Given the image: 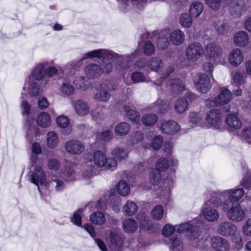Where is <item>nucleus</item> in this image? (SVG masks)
<instances>
[{"instance_id": "obj_1", "label": "nucleus", "mask_w": 251, "mask_h": 251, "mask_svg": "<svg viewBox=\"0 0 251 251\" xmlns=\"http://www.w3.org/2000/svg\"><path fill=\"white\" fill-rule=\"evenodd\" d=\"M245 194L243 188L237 187L213 192L211 202L216 206H222L229 220L238 223L243 221L247 216V209L238 203Z\"/></svg>"}, {"instance_id": "obj_2", "label": "nucleus", "mask_w": 251, "mask_h": 251, "mask_svg": "<svg viewBox=\"0 0 251 251\" xmlns=\"http://www.w3.org/2000/svg\"><path fill=\"white\" fill-rule=\"evenodd\" d=\"M139 51L135 50L133 53L127 56L121 55L114 52V51L107 49H98L93 50L84 54L83 57L79 61H73L68 63L65 66H61L60 70L63 73H70V70L79 67L80 62L84 60L90 58H97L105 60H115L118 59L119 60H123L130 62L132 58L135 57ZM128 62H127V64Z\"/></svg>"}, {"instance_id": "obj_3", "label": "nucleus", "mask_w": 251, "mask_h": 251, "mask_svg": "<svg viewBox=\"0 0 251 251\" xmlns=\"http://www.w3.org/2000/svg\"><path fill=\"white\" fill-rule=\"evenodd\" d=\"M30 160L32 165L27 176L31 182L36 185L39 192H41L40 185L44 186L47 182L46 173L42 166L38 163L39 160L36 155L31 156Z\"/></svg>"}, {"instance_id": "obj_4", "label": "nucleus", "mask_w": 251, "mask_h": 251, "mask_svg": "<svg viewBox=\"0 0 251 251\" xmlns=\"http://www.w3.org/2000/svg\"><path fill=\"white\" fill-rule=\"evenodd\" d=\"M84 158L88 163L90 162L91 163L93 158L94 163L96 166L98 167H103L107 170H114L117 166L116 160L112 158L108 159L105 153L100 150L94 151L91 157H89V155L86 154L84 156Z\"/></svg>"}, {"instance_id": "obj_5", "label": "nucleus", "mask_w": 251, "mask_h": 251, "mask_svg": "<svg viewBox=\"0 0 251 251\" xmlns=\"http://www.w3.org/2000/svg\"><path fill=\"white\" fill-rule=\"evenodd\" d=\"M217 232L224 237L232 236L234 237L233 241L239 246H242V238L239 234H237V226L231 221H223L219 224L217 226Z\"/></svg>"}, {"instance_id": "obj_6", "label": "nucleus", "mask_w": 251, "mask_h": 251, "mask_svg": "<svg viewBox=\"0 0 251 251\" xmlns=\"http://www.w3.org/2000/svg\"><path fill=\"white\" fill-rule=\"evenodd\" d=\"M201 226H202L201 223L198 219H194L193 221L176 226V228L177 233L187 232L190 238L193 240L200 236Z\"/></svg>"}, {"instance_id": "obj_7", "label": "nucleus", "mask_w": 251, "mask_h": 251, "mask_svg": "<svg viewBox=\"0 0 251 251\" xmlns=\"http://www.w3.org/2000/svg\"><path fill=\"white\" fill-rule=\"evenodd\" d=\"M185 55L188 61L195 63L203 55V48L199 42H192L185 49Z\"/></svg>"}, {"instance_id": "obj_8", "label": "nucleus", "mask_w": 251, "mask_h": 251, "mask_svg": "<svg viewBox=\"0 0 251 251\" xmlns=\"http://www.w3.org/2000/svg\"><path fill=\"white\" fill-rule=\"evenodd\" d=\"M232 94L226 88H222L219 95L213 100L208 99L205 101L206 106L211 107L228 103L231 100Z\"/></svg>"}, {"instance_id": "obj_9", "label": "nucleus", "mask_w": 251, "mask_h": 251, "mask_svg": "<svg viewBox=\"0 0 251 251\" xmlns=\"http://www.w3.org/2000/svg\"><path fill=\"white\" fill-rule=\"evenodd\" d=\"M168 167V161L164 158H159L156 163V168L151 170L150 175L151 182L157 185L162 177V173L164 172Z\"/></svg>"}, {"instance_id": "obj_10", "label": "nucleus", "mask_w": 251, "mask_h": 251, "mask_svg": "<svg viewBox=\"0 0 251 251\" xmlns=\"http://www.w3.org/2000/svg\"><path fill=\"white\" fill-rule=\"evenodd\" d=\"M52 63V61H44L36 64L29 75V81L41 82L46 76V67L49 66Z\"/></svg>"}, {"instance_id": "obj_11", "label": "nucleus", "mask_w": 251, "mask_h": 251, "mask_svg": "<svg viewBox=\"0 0 251 251\" xmlns=\"http://www.w3.org/2000/svg\"><path fill=\"white\" fill-rule=\"evenodd\" d=\"M211 197L209 201H207L203 206L202 210V214L203 218L209 222H215L218 220L220 217V213L217 207L211 202Z\"/></svg>"}, {"instance_id": "obj_12", "label": "nucleus", "mask_w": 251, "mask_h": 251, "mask_svg": "<svg viewBox=\"0 0 251 251\" xmlns=\"http://www.w3.org/2000/svg\"><path fill=\"white\" fill-rule=\"evenodd\" d=\"M203 55L206 59L211 61H216L222 55V50L218 44L211 43L204 46Z\"/></svg>"}, {"instance_id": "obj_13", "label": "nucleus", "mask_w": 251, "mask_h": 251, "mask_svg": "<svg viewBox=\"0 0 251 251\" xmlns=\"http://www.w3.org/2000/svg\"><path fill=\"white\" fill-rule=\"evenodd\" d=\"M194 82L197 89L202 93L208 92L211 87L209 78L204 73L198 74L194 78Z\"/></svg>"}, {"instance_id": "obj_14", "label": "nucleus", "mask_w": 251, "mask_h": 251, "mask_svg": "<svg viewBox=\"0 0 251 251\" xmlns=\"http://www.w3.org/2000/svg\"><path fill=\"white\" fill-rule=\"evenodd\" d=\"M108 246L111 251H120L123 246V238L116 231H111L107 237Z\"/></svg>"}, {"instance_id": "obj_15", "label": "nucleus", "mask_w": 251, "mask_h": 251, "mask_svg": "<svg viewBox=\"0 0 251 251\" xmlns=\"http://www.w3.org/2000/svg\"><path fill=\"white\" fill-rule=\"evenodd\" d=\"M64 148L68 153L73 155L80 154L85 149L83 144L76 139H71L66 142Z\"/></svg>"}, {"instance_id": "obj_16", "label": "nucleus", "mask_w": 251, "mask_h": 251, "mask_svg": "<svg viewBox=\"0 0 251 251\" xmlns=\"http://www.w3.org/2000/svg\"><path fill=\"white\" fill-rule=\"evenodd\" d=\"M223 115L220 109H211L207 112L205 116V120L207 124L215 128H219Z\"/></svg>"}, {"instance_id": "obj_17", "label": "nucleus", "mask_w": 251, "mask_h": 251, "mask_svg": "<svg viewBox=\"0 0 251 251\" xmlns=\"http://www.w3.org/2000/svg\"><path fill=\"white\" fill-rule=\"evenodd\" d=\"M26 131V139L29 141L37 140V137L39 136L40 130L39 128L34 125V120L32 118L28 117L25 125Z\"/></svg>"}, {"instance_id": "obj_18", "label": "nucleus", "mask_w": 251, "mask_h": 251, "mask_svg": "<svg viewBox=\"0 0 251 251\" xmlns=\"http://www.w3.org/2000/svg\"><path fill=\"white\" fill-rule=\"evenodd\" d=\"M174 176L175 170H171V174L169 176L166 178L163 177L160 186L161 196L169 198L170 190L173 187Z\"/></svg>"}, {"instance_id": "obj_19", "label": "nucleus", "mask_w": 251, "mask_h": 251, "mask_svg": "<svg viewBox=\"0 0 251 251\" xmlns=\"http://www.w3.org/2000/svg\"><path fill=\"white\" fill-rule=\"evenodd\" d=\"M212 248L216 251H229L230 244L224 238L219 236L213 237L210 240Z\"/></svg>"}, {"instance_id": "obj_20", "label": "nucleus", "mask_w": 251, "mask_h": 251, "mask_svg": "<svg viewBox=\"0 0 251 251\" xmlns=\"http://www.w3.org/2000/svg\"><path fill=\"white\" fill-rule=\"evenodd\" d=\"M157 38L156 45L157 47L161 49H163L167 47L170 41V32L168 29L161 31L158 34L154 35L153 40Z\"/></svg>"}, {"instance_id": "obj_21", "label": "nucleus", "mask_w": 251, "mask_h": 251, "mask_svg": "<svg viewBox=\"0 0 251 251\" xmlns=\"http://www.w3.org/2000/svg\"><path fill=\"white\" fill-rule=\"evenodd\" d=\"M84 72L87 77L92 79L99 77L103 73L102 69L96 64L87 65L85 67Z\"/></svg>"}, {"instance_id": "obj_22", "label": "nucleus", "mask_w": 251, "mask_h": 251, "mask_svg": "<svg viewBox=\"0 0 251 251\" xmlns=\"http://www.w3.org/2000/svg\"><path fill=\"white\" fill-rule=\"evenodd\" d=\"M165 85L175 94H179L185 89V86L182 80L179 78H174L168 81Z\"/></svg>"}, {"instance_id": "obj_23", "label": "nucleus", "mask_w": 251, "mask_h": 251, "mask_svg": "<svg viewBox=\"0 0 251 251\" xmlns=\"http://www.w3.org/2000/svg\"><path fill=\"white\" fill-rule=\"evenodd\" d=\"M74 107L76 113L79 116H85L90 112L88 103L82 100H76L74 103Z\"/></svg>"}, {"instance_id": "obj_24", "label": "nucleus", "mask_w": 251, "mask_h": 251, "mask_svg": "<svg viewBox=\"0 0 251 251\" xmlns=\"http://www.w3.org/2000/svg\"><path fill=\"white\" fill-rule=\"evenodd\" d=\"M104 86L101 83L100 88L98 89L96 92L94 94L93 98L96 100L107 102L110 100L111 95Z\"/></svg>"}, {"instance_id": "obj_25", "label": "nucleus", "mask_w": 251, "mask_h": 251, "mask_svg": "<svg viewBox=\"0 0 251 251\" xmlns=\"http://www.w3.org/2000/svg\"><path fill=\"white\" fill-rule=\"evenodd\" d=\"M243 60V56L241 51L239 49L232 50L228 56L230 64L234 67L238 66Z\"/></svg>"}, {"instance_id": "obj_26", "label": "nucleus", "mask_w": 251, "mask_h": 251, "mask_svg": "<svg viewBox=\"0 0 251 251\" xmlns=\"http://www.w3.org/2000/svg\"><path fill=\"white\" fill-rule=\"evenodd\" d=\"M179 126L174 121L163 122L160 126L161 130L167 134H174L179 130Z\"/></svg>"}, {"instance_id": "obj_27", "label": "nucleus", "mask_w": 251, "mask_h": 251, "mask_svg": "<svg viewBox=\"0 0 251 251\" xmlns=\"http://www.w3.org/2000/svg\"><path fill=\"white\" fill-rule=\"evenodd\" d=\"M56 122L58 126L62 129V133L68 135L72 132V127L69 126V119L66 116H60L56 118Z\"/></svg>"}, {"instance_id": "obj_28", "label": "nucleus", "mask_w": 251, "mask_h": 251, "mask_svg": "<svg viewBox=\"0 0 251 251\" xmlns=\"http://www.w3.org/2000/svg\"><path fill=\"white\" fill-rule=\"evenodd\" d=\"M147 67L152 71L159 73L164 67L162 59L157 56L151 57L147 62Z\"/></svg>"}, {"instance_id": "obj_29", "label": "nucleus", "mask_w": 251, "mask_h": 251, "mask_svg": "<svg viewBox=\"0 0 251 251\" xmlns=\"http://www.w3.org/2000/svg\"><path fill=\"white\" fill-rule=\"evenodd\" d=\"M123 112L130 121L137 125V127L138 125H140L139 114L137 111L131 109L129 105L124 104Z\"/></svg>"}, {"instance_id": "obj_30", "label": "nucleus", "mask_w": 251, "mask_h": 251, "mask_svg": "<svg viewBox=\"0 0 251 251\" xmlns=\"http://www.w3.org/2000/svg\"><path fill=\"white\" fill-rule=\"evenodd\" d=\"M61 94L64 96H70L75 93V89L71 83V80L64 79L58 88Z\"/></svg>"}, {"instance_id": "obj_31", "label": "nucleus", "mask_w": 251, "mask_h": 251, "mask_svg": "<svg viewBox=\"0 0 251 251\" xmlns=\"http://www.w3.org/2000/svg\"><path fill=\"white\" fill-rule=\"evenodd\" d=\"M204 10L203 4L200 1L193 2L189 7V13L193 18H198Z\"/></svg>"}, {"instance_id": "obj_32", "label": "nucleus", "mask_w": 251, "mask_h": 251, "mask_svg": "<svg viewBox=\"0 0 251 251\" xmlns=\"http://www.w3.org/2000/svg\"><path fill=\"white\" fill-rule=\"evenodd\" d=\"M51 118L49 114L46 112H41L37 116L36 122L41 127L47 128L51 125Z\"/></svg>"}, {"instance_id": "obj_33", "label": "nucleus", "mask_w": 251, "mask_h": 251, "mask_svg": "<svg viewBox=\"0 0 251 251\" xmlns=\"http://www.w3.org/2000/svg\"><path fill=\"white\" fill-rule=\"evenodd\" d=\"M138 227L137 222L132 218L126 219L123 222V229L126 233L134 232L136 231Z\"/></svg>"}, {"instance_id": "obj_34", "label": "nucleus", "mask_w": 251, "mask_h": 251, "mask_svg": "<svg viewBox=\"0 0 251 251\" xmlns=\"http://www.w3.org/2000/svg\"><path fill=\"white\" fill-rule=\"evenodd\" d=\"M188 102L184 98H178L175 101L174 105L176 113L180 114L188 109Z\"/></svg>"}, {"instance_id": "obj_35", "label": "nucleus", "mask_w": 251, "mask_h": 251, "mask_svg": "<svg viewBox=\"0 0 251 251\" xmlns=\"http://www.w3.org/2000/svg\"><path fill=\"white\" fill-rule=\"evenodd\" d=\"M137 220L139 222L140 228L142 230L149 231L151 229L152 224L144 213H139L137 216Z\"/></svg>"}, {"instance_id": "obj_36", "label": "nucleus", "mask_w": 251, "mask_h": 251, "mask_svg": "<svg viewBox=\"0 0 251 251\" xmlns=\"http://www.w3.org/2000/svg\"><path fill=\"white\" fill-rule=\"evenodd\" d=\"M249 41V36L245 31H239L236 33L234 37V43L238 46H246Z\"/></svg>"}, {"instance_id": "obj_37", "label": "nucleus", "mask_w": 251, "mask_h": 251, "mask_svg": "<svg viewBox=\"0 0 251 251\" xmlns=\"http://www.w3.org/2000/svg\"><path fill=\"white\" fill-rule=\"evenodd\" d=\"M226 123L230 128L239 129L242 126V123L235 114H229L226 116Z\"/></svg>"}, {"instance_id": "obj_38", "label": "nucleus", "mask_w": 251, "mask_h": 251, "mask_svg": "<svg viewBox=\"0 0 251 251\" xmlns=\"http://www.w3.org/2000/svg\"><path fill=\"white\" fill-rule=\"evenodd\" d=\"M170 39L173 44L176 45L181 44L184 40V34L179 29H176L170 33Z\"/></svg>"}, {"instance_id": "obj_39", "label": "nucleus", "mask_w": 251, "mask_h": 251, "mask_svg": "<svg viewBox=\"0 0 251 251\" xmlns=\"http://www.w3.org/2000/svg\"><path fill=\"white\" fill-rule=\"evenodd\" d=\"M174 66L173 65H170L162 74L160 77V80H156L154 81L153 82V84L157 87L161 86V88H162V87H165V83H164L165 79L174 72Z\"/></svg>"}, {"instance_id": "obj_40", "label": "nucleus", "mask_w": 251, "mask_h": 251, "mask_svg": "<svg viewBox=\"0 0 251 251\" xmlns=\"http://www.w3.org/2000/svg\"><path fill=\"white\" fill-rule=\"evenodd\" d=\"M168 105L164 103L162 100H157L149 106V109L157 113H163L167 110Z\"/></svg>"}, {"instance_id": "obj_41", "label": "nucleus", "mask_w": 251, "mask_h": 251, "mask_svg": "<svg viewBox=\"0 0 251 251\" xmlns=\"http://www.w3.org/2000/svg\"><path fill=\"white\" fill-rule=\"evenodd\" d=\"M111 155L115 160H122L127 157L128 152L124 148L117 146L112 150Z\"/></svg>"}, {"instance_id": "obj_42", "label": "nucleus", "mask_w": 251, "mask_h": 251, "mask_svg": "<svg viewBox=\"0 0 251 251\" xmlns=\"http://www.w3.org/2000/svg\"><path fill=\"white\" fill-rule=\"evenodd\" d=\"M137 210V206L133 201H127L123 208L125 215L130 216L134 215Z\"/></svg>"}, {"instance_id": "obj_43", "label": "nucleus", "mask_w": 251, "mask_h": 251, "mask_svg": "<svg viewBox=\"0 0 251 251\" xmlns=\"http://www.w3.org/2000/svg\"><path fill=\"white\" fill-rule=\"evenodd\" d=\"M130 126L126 122L118 124L115 128V133L119 136H125L127 134L130 130Z\"/></svg>"}, {"instance_id": "obj_44", "label": "nucleus", "mask_w": 251, "mask_h": 251, "mask_svg": "<svg viewBox=\"0 0 251 251\" xmlns=\"http://www.w3.org/2000/svg\"><path fill=\"white\" fill-rule=\"evenodd\" d=\"M170 248L173 251H179L182 249L183 244L181 239L176 235H172L170 239Z\"/></svg>"}, {"instance_id": "obj_45", "label": "nucleus", "mask_w": 251, "mask_h": 251, "mask_svg": "<svg viewBox=\"0 0 251 251\" xmlns=\"http://www.w3.org/2000/svg\"><path fill=\"white\" fill-rule=\"evenodd\" d=\"M158 121L156 115L152 113L145 114L142 118V124L146 126H152L156 124Z\"/></svg>"}, {"instance_id": "obj_46", "label": "nucleus", "mask_w": 251, "mask_h": 251, "mask_svg": "<svg viewBox=\"0 0 251 251\" xmlns=\"http://www.w3.org/2000/svg\"><path fill=\"white\" fill-rule=\"evenodd\" d=\"M46 140L48 146L54 149L58 142V135L55 131H50L46 135Z\"/></svg>"}, {"instance_id": "obj_47", "label": "nucleus", "mask_w": 251, "mask_h": 251, "mask_svg": "<svg viewBox=\"0 0 251 251\" xmlns=\"http://www.w3.org/2000/svg\"><path fill=\"white\" fill-rule=\"evenodd\" d=\"M90 220L94 224L102 225L105 222V217L102 212H96L91 215Z\"/></svg>"}, {"instance_id": "obj_48", "label": "nucleus", "mask_w": 251, "mask_h": 251, "mask_svg": "<svg viewBox=\"0 0 251 251\" xmlns=\"http://www.w3.org/2000/svg\"><path fill=\"white\" fill-rule=\"evenodd\" d=\"M193 18V17L190 16L189 13H183L180 16L179 24L183 27H189L192 25Z\"/></svg>"}, {"instance_id": "obj_49", "label": "nucleus", "mask_w": 251, "mask_h": 251, "mask_svg": "<svg viewBox=\"0 0 251 251\" xmlns=\"http://www.w3.org/2000/svg\"><path fill=\"white\" fill-rule=\"evenodd\" d=\"M73 83L77 89L84 91L89 88V85L86 83L85 77L84 76H75Z\"/></svg>"}, {"instance_id": "obj_50", "label": "nucleus", "mask_w": 251, "mask_h": 251, "mask_svg": "<svg viewBox=\"0 0 251 251\" xmlns=\"http://www.w3.org/2000/svg\"><path fill=\"white\" fill-rule=\"evenodd\" d=\"M117 192L123 196H126L130 192L128 184L125 180H121L116 186Z\"/></svg>"}, {"instance_id": "obj_51", "label": "nucleus", "mask_w": 251, "mask_h": 251, "mask_svg": "<svg viewBox=\"0 0 251 251\" xmlns=\"http://www.w3.org/2000/svg\"><path fill=\"white\" fill-rule=\"evenodd\" d=\"M240 185L248 190L245 195L247 200L251 201V176L243 178L240 181Z\"/></svg>"}, {"instance_id": "obj_52", "label": "nucleus", "mask_w": 251, "mask_h": 251, "mask_svg": "<svg viewBox=\"0 0 251 251\" xmlns=\"http://www.w3.org/2000/svg\"><path fill=\"white\" fill-rule=\"evenodd\" d=\"M162 142V136L157 135L154 136L153 139L151 140V144H146L144 145V147L146 149H150L151 147L153 150H157L160 148Z\"/></svg>"}, {"instance_id": "obj_53", "label": "nucleus", "mask_w": 251, "mask_h": 251, "mask_svg": "<svg viewBox=\"0 0 251 251\" xmlns=\"http://www.w3.org/2000/svg\"><path fill=\"white\" fill-rule=\"evenodd\" d=\"M164 214V209L162 205H157L152 210L151 215L152 218L155 220H159L162 219Z\"/></svg>"}, {"instance_id": "obj_54", "label": "nucleus", "mask_w": 251, "mask_h": 251, "mask_svg": "<svg viewBox=\"0 0 251 251\" xmlns=\"http://www.w3.org/2000/svg\"><path fill=\"white\" fill-rule=\"evenodd\" d=\"M61 176L65 181H73L75 179L74 171L71 168H66L61 172Z\"/></svg>"}, {"instance_id": "obj_55", "label": "nucleus", "mask_w": 251, "mask_h": 251, "mask_svg": "<svg viewBox=\"0 0 251 251\" xmlns=\"http://www.w3.org/2000/svg\"><path fill=\"white\" fill-rule=\"evenodd\" d=\"M30 82L29 87V93L33 96H36L40 93V86L41 82H34L33 81H29Z\"/></svg>"}, {"instance_id": "obj_56", "label": "nucleus", "mask_w": 251, "mask_h": 251, "mask_svg": "<svg viewBox=\"0 0 251 251\" xmlns=\"http://www.w3.org/2000/svg\"><path fill=\"white\" fill-rule=\"evenodd\" d=\"M189 118L190 123L194 124H199L202 121V114L200 112H190Z\"/></svg>"}, {"instance_id": "obj_57", "label": "nucleus", "mask_w": 251, "mask_h": 251, "mask_svg": "<svg viewBox=\"0 0 251 251\" xmlns=\"http://www.w3.org/2000/svg\"><path fill=\"white\" fill-rule=\"evenodd\" d=\"M214 27L218 33L223 34L226 31L228 25L223 21H217L214 23Z\"/></svg>"}, {"instance_id": "obj_58", "label": "nucleus", "mask_w": 251, "mask_h": 251, "mask_svg": "<svg viewBox=\"0 0 251 251\" xmlns=\"http://www.w3.org/2000/svg\"><path fill=\"white\" fill-rule=\"evenodd\" d=\"M46 67V75L47 76L48 79H46L45 80L44 84H47L49 83V78H51L56 75L58 73V70L55 67L50 66Z\"/></svg>"}, {"instance_id": "obj_59", "label": "nucleus", "mask_w": 251, "mask_h": 251, "mask_svg": "<svg viewBox=\"0 0 251 251\" xmlns=\"http://www.w3.org/2000/svg\"><path fill=\"white\" fill-rule=\"evenodd\" d=\"M131 79L134 83H139L146 81V76L142 73L134 72L131 75Z\"/></svg>"}, {"instance_id": "obj_60", "label": "nucleus", "mask_w": 251, "mask_h": 251, "mask_svg": "<svg viewBox=\"0 0 251 251\" xmlns=\"http://www.w3.org/2000/svg\"><path fill=\"white\" fill-rule=\"evenodd\" d=\"M144 53L147 55L152 54L155 50V47L151 41H147L143 47Z\"/></svg>"}, {"instance_id": "obj_61", "label": "nucleus", "mask_w": 251, "mask_h": 251, "mask_svg": "<svg viewBox=\"0 0 251 251\" xmlns=\"http://www.w3.org/2000/svg\"><path fill=\"white\" fill-rule=\"evenodd\" d=\"M242 232L246 236H251V218L248 219L242 226Z\"/></svg>"}, {"instance_id": "obj_62", "label": "nucleus", "mask_w": 251, "mask_h": 251, "mask_svg": "<svg viewBox=\"0 0 251 251\" xmlns=\"http://www.w3.org/2000/svg\"><path fill=\"white\" fill-rule=\"evenodd\" d=\"M176 230V226H174L170 224H167L164 226L162 230V234L168 237L172 235V234Z\"/></svg>"}, {"instance_id": "obj_63", "label": "nucleus", "mask_w": 251, "mask_h": 251, "mask_svg": "<svg viewBox=\"0 0 251 251\" xmlns=\"http://www.w3.org/2000/svg\"><path fill=\"white\" fill-rule=\"evenodd\" d=\"M112 138V133L109 129H105L97 136V139H100L102 141H109Z\"/></svg>"}, {"instance_id": "obj_64", "label": "nucleus", "mask_w": 251, "mask_h": 251, "mask_svg": "<svg viewBox=\"0 0 251 251\" xmlns=\"http://www.w3.org/2000/svg\"><path fill=\"white\" fill-rule=\"evenodd\" d=\"M82 210L79 209L77 211H75L73 215L72 218H71V221L75 225L78 226H81V216L80 214L81 213Z\"/></svg>"}]
</instances>
